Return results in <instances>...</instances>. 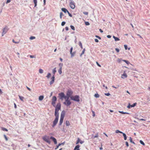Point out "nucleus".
<instances>
[{
  "mask_svg": "<svg viewBox=\"0 0 150 150\" xmlns=\"http://www.w3.org/2000/svg\"><path fill=\"white\" fill-rule=\"evenodd\" d=\"M65 22L63 21L61 25L63 26L65 24Z\"/></svg>",
  "mask_w": 150,
  "mask_h": 150,
  "instance_id": "obj_44",
  "label": "nucleus"
},
{
  "mask_svg": "<svg viewBox=\"0 0 150 150\" xmlns=\"http://www.w3.org/2000/svg\"><path fill=\"white\" fill-rule=\"evenodd\" d=\"M65 114V112L64 111H62L61 114L60 121L59 124V125H61L62 123H63Z\"/></svg>",
  "mask_w": 150,
  "mask_h": 150,
  "instance_id": "obj_2",
  "label": "nucleus"
},
{
  "mask_svg": "<svg viewBox=\"0 0 150 150\" xmlns=\"http://www.w3.org/2000/svg\"><path fill=\"white\" fill-rule=\"evenodd\" d=\"M61 65V67H60V68H59V70L58 71V72L60 74H61L62 73V64H61V63L59 64V65Z\"/></svg>",
  "mask_w": 150,
  "mask_h": 150,
  "instance_id": "obj_14",
  "label": "nucleus"
},
{
  "mask_svg": "<svg viewBox=\"0 0 150 150\" xmlns=\"http://www.w3.org/2000/svg\"><path fill=\"white\" fill-rule=\"evenodd\" d=\"M56 68H54L52 71V73L53 74V75L54 76V74H55V73L56 72Z\"/></svg>",
  "mask_w": 150,
  "mask_h": 150,
  "instance_id": "obj_27",
  "label": "nucleus"
},
{
  "mask_svg": "<svg viewBox=\"0 0 150 150\" xmlns=\"http://www.w3.org/2000/svg\"><path fill=\"white\" fill-rule=\"evenodd\" d=\"M122 134H123V136L124 137V140H126L127 139V137L126 134L125 133H123Z\"/></svg>",
  "mask_w": 150,
  "mask_h": 150,
  "instance_id": "obj_24",
  "label": "nucleus"
},
{
  "mask_svg": "<svg viewBox=\"0 0 150 150\" xmlns=\"http://www.w3.org/2000/svg\"><path fill=\"white\" fill-rule=\"evenodd\" d=\"M59 96L60 99H61L63 100V98L65 99L67 98V97L65 96L64 94L62 92L59 93Z\"/></svg>",
  "mask_w": 150,
  "mask_h": 150,
  "instance_id": "obj_6",
  "label": "nucleus"
},
{
  "mask_svg": "<svg viewBox=\"0 0 150 150\" xmlns=\"http://www.w3.org/2000/svg\"><path fill=\"white\" fill-rule=\"evenodd\" d=\"M115 132L116 133H123V132L121 131H120L119 130H116L115 131Z\"/></svg>",
  "mask_w": 150,
  "mask_h": 150,
  "instance_id": "obj_31",
  "label": "nucleus"
},
{
  "mask_svg": "<svg viewBox=\"0 0 150 150\" xmlns=\"http://www.w3.org/2000/svg\"><path fill=\"white\" fill-rule=\"evenodd\" d=\"M79 45L81 47V48L82 49L83 48L82 43L81 42H79Z\"/></svg>",
  "mask_w": 150,
  "mask_h": 150,
  "instance_id": "obj_32",
  "label": "nucleus"
},
{
  "mask_svg": "<svg viewBox=\"0 0 150 150\" xmlns=\"http://www.w3.org/2000/svg\"><path fill=\"white\" fill-rule=\"evenodd\" d=\"M122 61L125 62L127 64H129L130 63L128 61L125 60H123Z\"/></svg>",
  "mask_w": 150,
  "mask_h": 150,
  "instance_id": "obj_30",
  "label": "nucleus"
},
{
  "mask_svg": "<svg viewBox=\"0 0 150 150\" xmlns=\"http://www.w3.org/2000/svg\"><path fill=\"white\" fill-rule=\"evenodd\" d=\"M94 96L96 98H98L99 97V95L98 94L96 93L94 95Z\"/></svg>",
  "mask_w": 150,
  "mask_h": 150,
  "instance_id": "obj_34",
  "label": "nucleus"
},
{
  "mask_svg": "<svg viewBox=\"0 0 150 150\" xmlns=\"http://www.w3.org/2000/svg\"><path fill=\"white\" fill-rule=\"evenodd\" d=\"M50 139H52V141L54 142L55 144H56L57 143V140L56 139L53 137H50Z\"/></svg>",
  "mask_w": 150,
  "mask_h": 150,
  "instance_id": "obj_15",
  "label": "nucleus"
},
{
  "mask_svg": "<svg viewBox=\"0 0 150 150\" xmlns=\"http://www.w3.org/2000/svg\"><path fill=\"white\" fill-rule=\"evenodd\" d=\"M4 136L5 137V138L6 140V141H7L8 139V138H7V137H6V136L5 135H4Z\"/></svg>",
  "mask_w": 150,
  "mask_h": 150,
  "instance_id": "obj_49",
  "label": "nucleus"
},
{
  "mask_svg": "<svg viewBox=\"0 0 150 150\" xmlns=\"http://www.w3.org/2000/svg\"><path fill=\"white\" fill-rule=\"evenodd\" d=\"M35 37L34 36H31L30 37V40H32L35 38Z\"/></svg>",
  "mask_w": 150,
  "mask_h": 150,
  "instance_id": "obj_40",
  "label": "nucleus"
},
{
  "mask_svg": "<svg viewBox=\"0 0 150 150\" xmlns=\"http://www.w3.org/2000/svg\"><path fill=\"white\" fill-rule=\"evenodd\" d=\"M19 97L20 98V99L22 101H23V99H24V97L21 96H19Z\"/></svg>",
  "mask_w": 150,
  "mask_h": 150,
  "instance_id": "obj_25",
  "label": "nucleus"
},
{
  "mask_svg": "<svg viewBox=\"0 0 150 150\" xmlns=\"http://www.w3.org/2000/svg\"><path fill=\"white\" fill-rule=\"evenodd\" d=\"M107 37L108 38H110L111 37V36L110 35H108L107 36Z\"/></svg>",
  "mask_w": 150,
  "mask_h": 150,
  "instance_id": "obj_63",
  "label": "nucleus"
},
{
  "mask_svg": "<svg viewBox=\"0 0 150 150\" xmlns=\"http://www.w3.org/2000/svg\"><path fill=\"white\" fill-rule=\"evenodd\" d=\"M83 13L86 15H88V12H83Z\"/></svg>",
  "mask_w": 150,
  "mask_h": 150,
  "instance_id": "obj_54",
  "label": "nucleus"
},
{
  "mask_svg": "<svg viewBox=\"0 0 150 150\" xmlns=\"http://www.w3.org/2000/svg\"><path fill=\"white\" fill-rule=\"evenodd\" d=\"M70 6L72 9H74L75 8V6L74 3L73 2H71L70 3Z\"/></svg>",
  "mask_w": 150,
  "mask_h": 150,
  "instance_id": "obj_13",
  "label": "nucleus"
},
{
  "mask_svg": "<svg viewBox=\"0 0 150 150\" xmlns=\"http://www.w3.org/2000/svg\"><path fill=\"white\" fill-rule=\"evenodd\" d=\"M66 125L67 126H69L70 125V123L69 121H67L66 122Z\"/></svg>",
  "mask_w": 150,
  "mask_h": 150,
  "instance_id": "obj_29",
  "label": "nucleus"
},
{
  "mask_svg": "<svg viewBox=\"0 0 150 150\" xmlns=\"http://www.w3.org/2000/svg\"><path fill=\"white\" fill-rule=\"evenodd\" d=\"M67 13H68V14H69V16L70 17H72V15H71V13H69V11H68Z\"/></svg>",
  "mask_w": 150,
  "mask_h": 150,
  "instance_id": "obj_55",
  "label": "nucleus"
},
{
  "mask_svg": "<svg viewBox=\"0 0 150 150\" xmlns=\"http://www.w3.org/2000/svg\"><path fill=\"white\" fill-rule=\"evenodd\" d=\"M70 27L72 30H75V28H74V27L73 26L71 25L70 26Z\"/></svg>",
  "mask_w": 150,
  "mask_h": 150,
  "instance_id": "obj_39",
  "label": "nucleus"
},
{
  "mask_svg": "<svg viewBox=\"0 0 150 150\" xmlns=\"http://www.w3.org/2000/svg\"><path fill=\"white\" fill-rule=\"evenodd\" d=\"M95 37L96 38H98V39H100V40L101 39V38L98 36H97V35H96Z\"/></svg>",
  "mask_w": 150,
  "mask_h": 150,
  "instance_id": "obj_53",
  "label": "nucleus"
},
{
  "mask_svg": "<svg viewBox=\"0 0 150 150\" xmlns=\"http://www.w3.org/2000/svg\"><path fill=\"white\" fill-rule=\"evenodd\" d=\"M124 47H125V49L126 50H127V46L126 45H124Z\"/></svg>",
  "mask_w": 150,
  "mask_h": 150,
  "instance_id": "obj_51",
  "label": "nucleus"
},
{
  "mask_svg": "<svg viewBox=\"0 0 150 150\" xmlns=\"http://www.w3.org/2000/svg\"><path fill=\"white\" fill-rule=\"evenodd\" d=\"M30 58H35V57L33 55H30Z\"/></svg>",
  "mask_w": 150,
  "mask_h": 150,
  "instance_id": "obj_56",
  "label": "nucleus"
},
{
  "mask_svg": "<svg viewBox=\"0 0 150 150\" xmlns=\"http://www.w3.org/2000/svg\"><path fill=\"white\" fill-rule=\"evenodd\" d=\"M119 112L122 114H129V113L127 112H124L123 111H119Z\"/></svg>",
  "mask_w": 150,
  "mask_h": 150,
  "instance_id": "obj_23",
  "label": "nucleus"
},
{
  "mask_svg": "<svg viewBox=\"0 0 150 150\" xmlns=\"http://www.w3.org/2000/svg\"><path fill=\"white\" fill-rule=\"evenodd\" d=\"M8 30V29L7 28V27H5V28H4L3 30V33H2V36H3L4 35V34H5L6 32H7Z\"/></svg>",
  "mask_w": 150,
  "mask_h": 150,
  "instance_id": "obj_10",
  "label": "nucleus"
},
{
  "mask_svg": "<svg viewBox=\"0 0 150 150\" xmlns=\"http://www.w3.org/2000/svg\"><path fill=\"white\" fill-rule=\"evenodd\" d=\"M57 98L56 96H54L52 97V104L54 107L55 106V102L57 100Z\"/></svg>",
  "mask_w": 150,
  "mask_h": 150,
  "instance_id": "obj_8",
  "label": "nucleus"
},
{
  "mask_svg": "<svg viewBox=\"0 0 150 150\" xmlns=\"http://www.w3.org/2000/svg\"><path fill=\"white\" fill-rule=\"evenodd\" d=\"M113 38L114 39L115 41H119L120 40V39L114 36H113Z\"/></svg>",
  "mask_w": 150,
  "mask_h": 150,
  "instance_id": "obj_19",
  "label": "nucleus"
},
{
  "mask_svg": "<svg viewBox=\"0 0 150 150\" xmlns=\"http://www.w3.org/2000/svg\"><path fill=\"white\" fill-rule=\"evenodd\" d=\"M51 75V74L49 73L46 76V77L48 79L50 77Z\"/></svg>",
  "mask_w": 150,
  "mask_h": 150,
  "instance_id": "obj_35",
  "label": "nucleus"
},
{
  "mask_svg": "<svg viewBox=\"0 0 150 150\" xmlns=\"http://www.w3.org/2000/svg\"><path fill=\"white\" fill-rule=\"evenodd\" d=\"M61 105L60 103L57 104L55 109V118H59V111L61 109Z\"/></svg>",
  "mask_w": 150,
  "mask_h": 150,
  "instance_id": "obj_1",
  "label": "nucleus"
},
{
  "mask_svg": "<svg viewBox=\"0 0 150 150\" xmlns=\"http://www.w3.org/2000/svg\"><path fill=\"white\" fill-rule=\"evenodd\" d=\"M42 139L45 142H46L49 144H50V141L49 139L47 137L45 136L42 137Z\"/></svg>",
  "mask_w": 150,
  "mask_h": 150,
  "instance_id": "obj_7",
  "label": "nucleus"
},
{
  "mask_svg": "<svg viewBox=\"0 0 150 150\" xmlns=\"http://www.w3.org/2000/svg\"><path fill=\"white\" fill-rule=\"evenodd\" d=\"M65 100L63 103L64 104L66 105L67 106H69L71 104V102L70 100H69V98H66V99H65Z\"/></svg>",
  "mask_w": 150,
  "mask_h": 150,
  "instance_id": "obj_4",
  "label": "nucleus"
},
{
  "mask_svg": "<svg viewBox=\"0 0 150 150\" xmlns=\"http://www.w3.org/2000/svg\"><path fill=\"white\" fill-rule=\"evenodd\" d=\"M85 49H84L82 52V53L81 54V56L82 54H84V52L85 51Z\"/></svg>",
  "mask_w": 150,
  "mask_h": 150,
  "instance_id": "obj_41",
  "label": "nucleus"
},
{
  "mask_svg": "<svg viewBox=\"0 0 150 150\" xmlns=\"http://www.w3.org/2000/svg\"><path fill=\"white\" fill-rule=\"evenodd\" d=\"M65 28V30H69V28H68V27H66Z\"/></svg>",
  "mask_w": 150,
  "mask_h": 150,
  "instance_id": "obj_61",
  "label": "nucleus"
},
{
  "mask_svg": "<svg viewBox=\"0 0 150 150\" xmlns=\"http://www.w3.org/2000/svg\"><path fill=\"white\" fill-rule=\"evenodd\" d=\"M33 2L35 4V7H36L37 5V0H33Z\"/></svg>",
  "mask_w": 150,
  "mask_h": 150,
  "instance_id": "obj_28",
  "label": "nucleus"
},
{
  "mask_svg": "<svg viewBox=\"0 0 150 150\" xmlns=\"http://www.w3.org/2000/svg\"><path fill=\"white\" fill-rule=\"evenodd\" d=\"M115 50L117 52H119L120 50H119L118 48H116L115 49Z\"/></svg>",
  "mask_w": 150,
  "mask_h": 150,
  "instance_id": "obj_47",
  "label": "nucleus"
},
{
  "mask_svg": "<svg viewBox=\"0 0 150 150\" xmlns=\"http://www.w3.org/2000/svg\"><path fill=\"white\" fill-rule=\"evenodd\" d=\"M98 137V133H97V134H96V135L94 137V138Z\"/></svg>",
  "mask_w": 150,
  "mask_h": 150,
  "instance_id": "obj_50",
  "label": "nucleus"
},
{
  "mask_svg": "<svg viewBox=\"0 0 150 150\" xmlns=\"http://www.w3.org/2000/svg\"><path fill=\"white\" fill-rule=\"evenodd\" d=\"M72 50H73V48L71 47L70 49V53L71 55V57H72L73 56H74V54H73V53H72Z\"/></svg>",
  "mask_w": 150,
  "mask_h": 150,
  "instance_id": "obj_21",
  "label": "nucleus"
},
{
  "mask_svg": "<svg viewBox=\"0 0 150 150\" xmlns=\"http://www.w3.org/2000/svg\"><path fill=\"white\" fill-rule=\"evenodd\" d=\"M26 88H27V89L28 90H29V91H31V89L30 88H29V87H28L27 86H26Z\"/></svg>",
  "mask_w": 150,
  "mask_h": 150,
  "instance_id": "obj_60",
  "label": "nucleus"
},
{
  "mask_svg": "<svg viewBox=\"0 0 150 150\" xmlns=\"http://www.w3.org/2000/svg\"><path fill=\"white\" fill-rule=\"evenodd\" d=\"M44 98V96H40L39 97V100H42Z\"/></svg>",
  "mask_w": 150,
  "mask_h": 150,
  "instance_id": "obj_20",
  "label": "nucleus"
},
{
  "mask_svg": "<svg viewBox=\"0 0 150 150\" xmlns=\"http://www.w3.org/2000/svg\"><path fill=\"white\" fill-rule=\"evenodd\" d=\"M14 108H16H16L17 106H16V105L15 103H14Z\"/></svg>",
  "mask_w": 150,
  "mask_h": 150,
  "instance_id": "obj_62",
  "label": "nucleus"
},
{
  "mask_svg": "<svg viewBox=\"0 0 150 150\" xmlns=\"http://www.w3.org/2000/svg\"><path fill=\"white\" fill-rule=\"evenodd\" d=\"M129 139L131 143H132L133 144H135V143L132 141V138L131 137H129Z\"/></svg>",
  "mask_w": 150,
  "mask_h": 150,
  "instance_id": "obj_26",
  "label": "nucleus"
},
{
  "mask_svg": "<svg viewBox=\"0 0 150 150\" xmlns=\"http://www.w3.org/2000/svg\"><path fill=\"white\" fill-rule=\"evenodd\" d=\"M131 107V105L130 104V103H129L128 104V105L127 106V108H129V109Z\"/></svg>",
  "mask_w": 150,
  "mask_h": 150,
  "instance_id": "obj_43",
  "label": "nucleus"
},
{
  "mask_svg": "<svg viewBox=\"0 0 150 150\" xmlns=\"http://www.w3.org/2000/svg\"><path fill=\"white\" fill-rule=\"evenodd\" d=\"M11 0H7L6 3H8L10 2Z\"/></svg>",
  "mask_w": 150,
  "mask_h": 150,
  "instance_id": "obj_58",
  "label": "nucleus"
},
{
  "mask_svg": "<svg viewBox=\"0 0 150 150\" xmlns=\"http://www.w3.org/2000/svg\"><path fill=\"white\" fill-rule=\"evenodd\" d=\"M96 63L97 65L99 67H101V65L99 64L98 63V62H96Z\"/></svg>",
  "mask_w": 150,
  "mask_h": 150,
  "instance_id": "obj_48",
  "label": "nucleus"
},
{
  "mask_svg": "<svg viewBox=\"0 0 150 150\" xmlns=\"http://www.w3.org/2000/svg\"><path fill=\"white\" fill-rule=\"evenodd\" d=\"M99 31H100V32H101V33H103V31L100 29H99Z\"/></svg>",
  "mask_w": 150,
  "mask_h": 150,
  "instance_id": "obj_64",
  "label": "nucleus"
},
{
  "mask_svg": "<svg viewBox=\"0 0 150 150\" xmlns=\"http://www.w3.org/2000/svg\"><path fill=\"white\" fill-rule=\"evenodd\" d=\"M58 118H55L53 122V123L52 125V127H54L56 125L58 121Z\"/></svg>",
  "mask_w": 150,
  "mask_h": 150,
  "instance_id": "obj_9",
  "label": "nucleus"
},
{
  "mask_svg": "<svg viewBox=\"0 0 150 150\" xmlns=\"http://www.w3.org/2000/svg\"><path fill=\"white\" fill-rule=\"evenodd\" d=\"M70 98L72 100L79 102L80 101V97L78 95H76L75 96H71L70 97Z\"/></svg>",
  "mask_w": 150,
  "mask_h": 150,
  "instance_id": "obj_3",
  "label": "nucleus"
},
{
  "mask_svg": "<svg viewBox=\"0 0 150 150\" xmlns=\"http://www.w3.org/2000/svg\"><path fill=\"white\" fill-rule=\"evenodd\" d=\"M126 145L127 147H128L129 145L128 144V143L127 142H125Z\"/></svg>",
  "mask_w": 150,
  "mask_h": 150,
  "instance_id": "obj_52",
  "label": "nucleus"
},
{
  "mask_svg": "<svg viewBox=\"0 0 150 150\" xmlns=\"http://www.w3.org/2000/svg\"><path fill=\"white\" fill-rule=\"evenodd\" d=\"M73 93V92L72 91L70 90H68L67 93V96H66L68 98H69V97L70 98V97L72 95Z\"/></svg>",
  "mask_w": 150,
  "mask_h": 150,
  "instance_id": "obj_5",
  "label": "nucleus"
},
{
  "mask_svg": "<svg viewBox=\"0 0 150 150\" xmlns=\"http://www.w3.org/2000/svg\"><path fill=\"white\" fill-rule=\"evenodd\" d=\"M1 129H2V130L4 131H6V132H7L8 131V129L2 127V128Z\"/></svg>",
  "mask_w": 150,
  "mask_h": 150,
  "instance_id": "obj_36",
  "label": "nucleus"
},
{
  "mask_svg": "<svg viewBox=\"0 0 150 150\" xmlns=\"http://www.w3.org/2000/svg\"><path fill=\"white\" fill-rule=\"evenodd\" d=\"M43 72V70L41 69H40L39 70V72L40 73H41V74H42V73Z\"/></svg>",
  "mask_w": 150,
  "mask_h": 150,
  "instance_id": "obj_33",
  "label": "nucleus"
},
{
  "mask_svg": "<svg viewBox=\"0 0 150 150\" xmlns=\"http://www.w3.org/2000/svg\"><path fill=\"white\" fill-rule=\"evenodd\" d=\"M105 95H106V96H109L110 95V94L109 93H105Z\"/></svg>",
  "mask_w": 150,
  "mask_h": 150,
  "instance_id": "obj_45",
  "label": "nucleus"
},
{
  "mask_svg": "<svg viewBox=\"0 0 150 150\" xmlns=\"http://www.w3.org/2000/svg\"><path fill=\"white\" fill-rule=\"evenodd\" d=\"M127 75L125 71L123 74L122 75L121 77L122 78H127Z\"/></svg>",
  "mask_w": 150,
  "mask_h": 150,
  "instance_id": "obj_16",
  "label": "nucleus"
},
{
  "mask_svg": "<svg viewBox=\"0 0 150 150\" xmlns=\"http://www.w3.org/2000/svg\"><path fill=\"white\" fill-rule=\"evenodd\" d=\"M79 143H80L81 144H82L84 143V141L81 140L79 138H77V140L76 141V144H78Z\"/></svg>",
  "mask_w": 150,
  "mask_h": 150,
  "instance_id": "obj_12",
  "label": "nucleus"
},
{
  "mask_svg": "<svg viewBox=\"0 0 150 150\" xmlns=\"http://www.w3.org/2000/svg\"><path fill=\"white\" fill-rule=\"evenodd\" d=\"M119 86H117V87H115V86H112V87L113 88H117L118 87H119Z\"/></svg>",
  "mask_w": 150,
  "mask_h": 150,
  "instance_id": "obj_59",
  "label": "nucleus"
},
{
  "mask_svg": "<svg viewBox=\"0 0 150 150\" xmlns=\"http://www.w3.org/2000/svg\"><path fill=\"white\" fill-rule=\"evenodd\" d=\"M62 10L65 13H66L67 12H68V11L65 8H62Z\"/></svg>",
  "mask_w": 150,
  "mask_h": 150,
  "instance_id": "obj_18",
  "label": "nucleus"
},
{
  "mask_svg": "<svg viewBox=\"0 0 150 150\" xmlns=\"http://www.w3.org/2000/svg\"><path fill=\"white\" fill-rule=\"evenodd\" d=\"M85 24L87 25H89L90 24L88 22H85Z\"/></svg>",
  "mask_w": 150,
  "mask_h": 150,
  "instance_id": "obj_46",
  "label": "nucleus"
},
{
  "mask_svg": "<svg viewBox=\"0 0 150 150\" xmlns=\"http://www.w3.org/2000/svg\"><path fill=\"white\" fill-rule=\"evenodd\" d=\"M20 40L19 39L17 41H16L14 40L13 39V40H12V41L13 42L15 43H16V44H18V43L19 42H20Z\"/></svg>",
  "mask_w": 150,
  "mask_h": 150,
  "instance_id": "obj_22",
  "label": "nucleus"
},
{
  "mask_svg": "<svg viewBox=\"0 0 150 150\" xmlns=\"http://www.w3.org/2000/svg\"><path fill=\"white\" fill-rule=\"evenodd\" d=\"M139 142H140V143L141 144H142V145H145V144L141 140H140V141H139Z\"/></svg>",
  "mask_w": 150,
  "mask_h": 150,
  "instance_id": "obj_38",
  "label": "nucleus"
},
{
  "mask_svg": "<svg viewBox=\"0 0 150 150\" xmlns=\"http://www.w3.org/2000/svg\"><path fill=\"white\" fill-rule=\"evenodd\" d=\"M95 41L96 42H98V40L97 39H95Z\"/></svg>",
  "mask_w": 150,
  "mask_h": 150,
  "instance_id": "obj_57",
  "label": "nucleus"
},
{
  "mask_svg": "<svg viewBox=\"0 0 150 150\" xmlns=\"http://www.w3.org/2000/svg\"><path fill=\"white\" fill-rule=\"evenodd\" d=\"M51 81L50 82V85L52 84L54 82V79H55V77L53 75L52 78H51Z\"/></svg>",
  "mask_w": 150,
  "mask_h": 150,
  "instance_id": "obj_11",
  "label": "nucleus"
},
{
  "mask_svg": "<svg viewBox=\"0 0 150 150\" xmlns=\"http://www.w3.org/2000/svg\"><path fill=\"white\" fill-rule=\"evenodd\" d=\"M137 104L136 103H135L132 105H131V107H133L136 105Z\"/></svg>",
  "mask_w": 150,
  "mask_h": 150,
  "instance_id": "obj_37",
  "label": "nucleus"
},
{
  "mask_svg": "<svg viewBox=\"0 0 150 150\" xmlns=\"http://www.w3.org/2000/svg\"><path fill=\"white\" fill-rule=\"evenodd\" d=\"M63 16V14L62 12H61L60 14V17L61 19L62 18V16Z\"/></svg>",
  "mask_w": 150,
  "mask_h": 150,
  "instance_id": "obj_42",
  "label": "nucleus"
},
{
  "mask_svg": "<svg viewBox=\"0 0 150 150\" xmlns=\"http://www.w3.org/2000/svg\"><path fill=\"white\" fill-rule=\"evenodd\" d=\"M80 147V146L79 145H77L75 147L74 149V150H80L79 149Z\"/></svg>",
  "mask_w": 150,
  "mask_h": 150,
  "instance_id": "obj_17",
  "label": "nucleus"
}]
</instances>
